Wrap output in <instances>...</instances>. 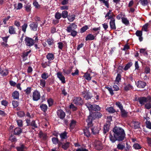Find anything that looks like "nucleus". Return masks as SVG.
Returning <instances> with one entry per match:
<instances>
[{
    "instance_id": "11",
    "label": "nucleus",
    "mask_w": 151,
    "mask_h": 151,
    "mask_svg": "<svg viewBox=\"0 0 151 151\" xmlns=\"http://www.w3.org/2000/svg\"><path fill=\"white\" fill-rule=\"evenodd\" d=\"M96 149L98 150H101L103 148L102 144L101 142L98 140H96L94 143Z\"/></svg>"
},
{
    "instance_id": "58",
    "label": "nucleus",
    "mask_w": 151,
    "mask_h": 151,
    "mask_svg": "<svg viewBox=\"0 0 151 151\" xmlns=\"http://www.w3.org/2000/svg\"><path fill=\"white\" fill-rule=\"evenodd\" d=\"M18 126L19 127L23 126V121L22 120L18 119L16 121Z\"/></svg>"
},
{
    "instance_id": "19",
    "label": "nucleus",
    "mask_w": 151,
    "mask_h": 151,
    "mask_svg": "<svg viewBox=\"0 0 151 151\" xmlns=\"http://www.w3.org/2000/svg\"><path fill=\"white\" fill-rule=\"evenodd\" d=\"M31 50H29L28 51H24L23 52L22 57L23 60H25L27 59V57L29 54L31 52Z\"/></svg>"
},
{
    "instance_id": "61",
    "label": "nucleus",
    "mask_w": 151,
    "mask_h": 151,
    "mask_svg": "<svg viewBox=\"0 0 151 151\" xmlns=\"http://www.w3.org/2000/svg\"><path fill=\"white\" fill-rule=\"evenodd\" d=\"M148 103H146L145 105V107L147 109H149L151 108V102L148 101Z\"/></svg>"
},
{
    "instance_id": "9",
    "label": "nucleus",
    "mask_w": 151,
    "mask_h": 151,
    "mask_svg": "<svg viewBox=\"0 0 151 151\" xmlns=\"http://www.w3.org/2000/svg\"><path fill=\"white\" fill-rule=\"evenodd\" d=\"M70 146V142L66 141L65 142H63V141L60 142L59 147H61L65 150H67Z\"/></svg>"
},
{
    "instance_id": "14",
    "label": "nucleus",
    "mask_w": 151,
    "mask_h": 151,
    "mask_svg": "<svg viewBox=\"0 0 151 151\" xmlns=\"http://www.w3.org/2000/svg\"><path fill=\"white\" fill-rule=\"evenodd\" d=\"M38 23L37 22H32L29 25L32 30L36 31L37 30Z\"/></svg>"
},
{
    "instance_id": "24",
    "label": "nucleus",
    "mask_w": 151,
    "mask_h": 151,
    "mask_svg": "<svg viewBox=\"0 0 151 151\" xmlns=\"http://www.w3.org/2000/svg\"><path fill=\"white\" fill-rule=\"evenodd\" d=\"M134 124V129H136L140 128V122L137 121H133V122Z\"/></svg>"
},
{
    "instance_id": "17",
    "label": "nucleus",
    "mask_w": 151,
    "mask_h": 151,
    "mask_svg": "<svg viewBox=\"0 0 151 151\" xmlns=\"http://www.w3.org/2000/svg\"><path fill=\"white\" fill-rule=\"evenodd\" d=\"M68 132L66 131H65L64 132L61 133L60 134L61 141H63L64 139H66L68 138Z\"/></svg>"
},
{
    "instance_id": "35",
    "label": "nucleus",
    "mask_w": 151,
    "mask_h": 151,
    "mask_svg": "<svg viewBox=\"0 0 151 151\" xmlns=\"http://www.w3.org/2000/svg\"><path fill=\"white\" fill-rule=\"evenodd\" d=\"M46 58L49 60H53L54 58V55L52 53H49L46 55Z\"/></svg>"
},
{
    "instance_id": "41",
    "label": "nucleus",
    "mask_w": 151,
    "mask_h": 151,
    "mask_svg": "<svg viewBox=\"0 0 151 151\" xmlns=\"http://www.w3.org/2000/svg\"><path fill=\"white\" fill-rule=\"evenodd\" d=\"M122 23L126 25H127L129 24V21L127 18L123 17L122 18Z\"/></svg>"
},
{
    "instance_id": "36",
    "label": "nucleus",
    "mask_w": 151,
    "mask_h": 151,
    "mask_svg": "<svg viewBox=\"0 0 151 151\" xmlns=\"http://www.w3.org/2000/svg\"><path fill=\"white\" fill-rule=\"evenodd\" d=\"M25 11L27 12H30L31 11V7L30 4H28L26 6H24Z\"/></svg>"
},
{
    "instance_id": "2",
    "label": "nucleus",
    "mask_w": 151,
    "mask_h": 151,
    "mask_svg": "<svg viewBox=\"0 0 151 151\" xmlns=\"http://www.w3.org/2000/svg\"><path fill=\"white\" fill-rule=\"evenodd\" d=\"M101 108L99 105L96 104H93L92 111L89 112V114L86 120L88 127L93 126V121L96 119H99L102 116V114L98 111H100Z\"/></svg>"
},
{
    "instance_id": "39",
    "label": "nucleus",
    "mask_w": 151,
    "mask_h": 151,
    "mask_svg": "<svg viewBox=\"0 0 151 151\" xmlns=\"http://www.w3.org/2000/svg\"><path fill=\"white\" fill-rule=\"evenodd\" d=\"M17 114L18 116L21 118L24 117L25 115V113L23 111H21L17 112Z\"/></svg>"
},
{
    "instance_id": "10",
    "label": "nucleus",
    "mask_w": 151,
    "mask_h": 151,
    "mask_svg": "<svg viewBox=\"0 0 151 151\" xmlns=\"http://www.w3.org/2000/svg\"><path fill=\"white\" fill-rule=\"evenodd\" d=\"M57 115L58 118L62 120H63L66 114L63 110L60 109L58 110L57 111Z\"/></svg>"
},
{
    "instance_id": "44",
    "label": "nucleus",
    "mask_w": 151,
    "mask_h": 151,
    "mask_svg": "<svg viewBox=\"0 0 151 151\" xmlns=\"http://www.w3.org/2000/svg\"><path fill=\"white\" fill-rule=\"evenodd\" d=\"M49 76L48 74L45 72L43 73L42 74L41 77L43 80H46L48 78Z\"/></svg>"
},
{
    "instance_id": "20",
    "label": "nucleus",
    "mask_w": 151,
    "mask_h": 151,
    "mask_svg": "<svg viewBox=\"0 0 151 151\" xmlns=\"http://www.w3.org/2000/svg\"><path fill=\"white\" fill-rule=\"evenodd\" d=\"M8 70L6 69H2L0 68V74H1L3 76H6L9 74Z\"/></svg>"
},
{
    "instance_id": "64",
    "label": "nucleus",
    "mask_w": 151,
    "mask_h": 151,
    "mask_svg": "<svg viewBox=\"0 0 151 151\" xmlns=\"http://www.w3.org/2000/svg\"><path fill=\"white\" fill-rule=\"evenodd\" d=\"M33 5L35 6V8L39 9L40 8V5L37 1H34L33 2Z\"/></svg>"
},
{
    "instance_id": "27",
    "label": "nucleus",
    "mask_w": 151,
    "mask_h": 151,
    "mask_svg": "<svg viewBox=\"0 0 151 151\" xmlns=\"http://www.w3.org/2000/svg\"><path fill=\"white\" fill-rule=\"evenodd\" d=\"M115 20H110L109 24L110 28L111 29H115L116 28L115 23Z\"/></svg>"
},
{
    "instance_id": "4",
    "label": "nucleus",
    "mask_w": 151,
    "mask_h": 151,
    "mask_svg": "<svg viewBox=\"0 0 151 151\" xmlns=\"http://www.w3.org/2000/svg\"><path fill=\"white\" fill-rule=\"evenodd\" d=\"M137 101H139V104L142 106L144 105L145 103L148 101L151 102V97L150 96H148L147 97L144 96L138 97Z\"/></svg>"
},
{
    "instance_id": "43",
    "label": "nucleus",
    "mask_w": 151,
    "mask_h": 151,
    "mask_svg": "<svg viewBox=\"0 0 151 151\" xmlns=\"http://www.w3.org/2000/svg\"><path fill=\"white\" fill-rule=\"evenodd\" d=\"M140 4L143 6H147L148 4V2L147 0H139Z\"/></svg>"
},
{
    "instance_id": "51",
    "label": "nucleus",
    "mask_w": 151,
    "mask_h": 151,
    "mask_svg": "<svg viewBox=\"0 0 151 151\" xmlns=\"http://www.w3.org/2000/svg\"><path fill=\"white\" fill-rule=\"evenodd\" d=\"M145 124L147 128L151 129V122L150 121L146 120Z\"/></svg>"
},
{
    "instance_id": "18",
    "label": "nucleus",
    "mask_w": 151,
    "mask_h": 151,
    "mask_svg": "<svg viewBox=\"0 0 151 151\" xmlns=\"http://www.w3.org/2000/svg\"><path fill=\"white\" fill-rule=\"evenodd\" d=\"M9 32L11 35L16 34V29L13 26H9Z\"/></svg>"
},
{
    "instance_id": "38",
    "label": "nucleus",
    "mask_w": 151,
    "mask_h": 151,
    "mask_svg": "<svg viewBox=\"0 0 151 151\" xmlns=\"http://www.w3.org/2000/svg\"><path fill=\"white\" fill-rule=\"evenodd\" d=\"M84 77L86 80L88 81L91 80V78L90 74L88 73H86L84 74Z\"/></svg>"
},
{
    "instance_id": "53",
    "label": "nucleus",
    "mask_w": 151,
    "mask_h": 151,
    "mask_svg": "<svg viewBox=\"0 0 151 151\" xmlns=\"http://www.w3.org/2000/svg\"><path fill=\"white\" fill-rule=\"evenodd\" d=\"M40 137H42L44 139H45L47 138V135L44 134L42 131H40L39 133Z\"/></svg>"
},
{
    "instance_id": "46",
    "label": "nucleus",
    "mask_w": 151,
    "mask_h": 151,
    "mask_svg": "<svg viewBox=\"0 0 151 151\" xmlns=\"http://www.w3.org/2000/svg\"><path fill=\"white\" fill-rule=\"evenodd\" d=\"M75 15H72L70 16H68V20L70 22L73 21L75 19Z\"/></svg>"
},
{
    "instance_id": "40",
    "label": "nucleus",
    "mask_w": 151,
    "mask_h": 151,
    "mask_svg": "<svg viewBox=\"0 0 151 151\" xmlns=\"http://www.w3.org/2000/svg\"><path fill=\"white\" fill-rule=\"evenodd\" d=\"M87 108H88L89 111H92V110L93 107V104H91V103H87L85 104Z\"/></svg>"
},
{
    "instance_id": "15",
    "label": "nucleus",
    "mask_w": 151,
    "mask_h": 151,
    "mask_svg": "<svg viewBox=\"0 0 151 151\" xmlns=\"http://www.w3.org/2000/svg\"><path fill=\"white\" fill-rule=\"evenodd\" d=\"M99 33V31L96 34L95 36H94L91 34H88L86 37L85 40L86 41L93 40L95 39V37L96 35Z\"/></svg>"
},
{
    "instance_id": "49",
    "label": "nucleus",
    "mask_w": 151,
    "mask_h": 151,
    "mask_svg": "<svg viewBox=\"0 0 151 151\" xmlns=\"http://www.w3.org/2000/svg\"><path fill=\"white\" fill-rule=\"evenodd\" d=\"M55 17L56 19L59 20L62 17L61 14L58 12H57L55 14Z\"/></svg>"
},
{
    "instance_id": "63",
    "label": "nucleus",
    "mask_w": 151,
    "mask_h": 151,
    "mask_svg": "<svg viewBox=\"0 0 151 151\" xmlns=\"http://www.w3.org/2000/svg\"><path fill=\"white\" fill-rule=\"evenodd\" d=\"M53 102H54L53 100L52 99H51V98L47 100V102L49 104V107L51 106L53 104Z\"/></svg>"
},
{
    "instance_id": "56",
    "label": "nucleus",
    "mask_w": 151,
    "mask_h": 151,
    "mask_svg": "<svg viewBox=\"0 0 151 151\" xmlns=\"http://www.w3.org/2000/svg\"><path fill=\"white\" fill-rule=\"evenodd\" d=\"M72 68H70L67 70H63V71L64 73L67 75L70 74L72 71Z\"/></svg>"
},
{
    "instance_id": "29",
    "label": "nucleus",
    "mask_w": 151,
    "mask_h": 151,
    "mask_svg": "<svg viewBox=\"0 0 151 151\" xmlns=\"http://www.w3.org/2000/svg\"><path fill=\"white\" fill-rule=\"evenodd\" d=\"M19 94L18 91H14L12 94V97L14 99H19Z\"/></svg>"
},
{
    "instance_id": "62",
    "label": "nucleus",
    "mask_w": 151,
    "mask_h": 151,
    "mask_svg": "<svg viewBox=\"0 0 151 151\" xmlns=\"http://www.w3.org/2000/svg\"><path fill=\"white\" fill-rule=\"evenodd\" d=\"M40 84L43 87H44L45 86L46 82L45 80L43 79L40 80Z\"/></svg>"
},
{
    "instance_id": "12",
    "label": "nucleus",
    "mask_w": 151,
    "mask_h": 151,
    "mask_svg": "<svg viewBox=\"0 0 151 151\" xmlns=\"http://www.w3.org/2000/svg\"><path fill=\"white\" fill-rule=\"evenodd\" d=\"M136 84V85L137 87L139 88H144L146 85V82L144 81H139L137 82L135 81Z\"/></svg>"
},
{
    "instance_id": "3",
    "label": "nucleus",
    "mask_w": 151,
    "mask_h": 151,
    "mask_svg": "<svg viewBox=\"0 0 151 151\" xmlns=\"http://www.w3.org/2000/svg\"><path fill=\"white\" fill-rule=\"evenodd\" d=\"M77 26L75 23L70 24L67 27L66 30L68 33L70 34L69 35L74 37H76L78 33L75 29L77 28Z\"/></svg>"
},
{
    "instance_id": "5",
    "label": "nucleus",
    "mask_w": 151,
    "mask_h": 151,
    "mask_svg": "<svg viewBox=\"0 0 151 151\" xmlns=\"http://www.w3.org/2000/svg\"><path fill=\"white\" fill-rule=\"evenodd\" d=\"M25 42L27 46L31 47L34 44V40L27 37H26L25 39Z\"/></svg>"
},
{
    "instance_id": "42",
    "label": "nucleus",
    "mask_w": 151,
    "mask_h": 151,
    "mask_svg": "<svg viewBox=\"0 0 151 151\" xmlns=\"http://www.w3.org/2000/svg\"><path fill=\"white\" fill-rule=\"evenodd\" d=\"M62 17L64 19L66 18L68 16V12L67 11H63L61 14Z\"/></svg>"
},
{
    "instance_id": "30",
    "label": "nucleus",
    "mask_w": 151,
    "mask_h": 151,
    "mask_svg": "<svg viewBox=\"0 0 151 151\" xmlns=\"http://www.w3.org/2000/svg\"><path fill=\"white\" fill-rule=\"evenodd\" d=\"M52 141L53 143L55 145L58 144V147H59V144L60 142H61V140L59 141L58 138L57 137H52Z\"/></svg>"
},
{
    "instance_id": "25",
    "label": "nucleus",
    "mask_w": 151,
    "mask_h": 151,
    "mask_svg": "<svg viewBox=\"0 0 151 151\" xmlns=\"http://www.w3.org/2000/svg\"><path fill=\"white\" fill-rule=\"evenodd\" d=\"M133 89V86L130 84H128L127 85L125 84V86L124 88V90L126 91H127Z\"/></svg>"
},
{
    "instance_id": "13",
    "label": "nucleus",
    "mask_w": 151,
    "mask_h": 151,
    "mask_svg": "<svg viewBox=\"0 0 151 151\" xmlns=\"http://www.w3.org/2000/svg\"><path fill=\"white\" fill-rule=\"evenodd\" d=\"M57 77L63 83H65V77L62 74L61 72H58L57 73Z\"/></svg>"
},
{
    "instance_id": "1",
    "label": "nucleus",
    "mask_w": 151,
    "mask_h": 151,
    "mask_svg": "<svg viewBox=\"0 0 151 151\" xmlns=\"http://www.w3.org/2000/svg\"><path fill=\"white\" fill-rule=\"evenodd\" d=\"M112 133L110 132L109 138L110 141L114 143L116 141L121 142L123 141L125 137L124 130L121 127L115 126L112 130Z\"/></svg>"
},
{
    "instance_id": "21",
    "label": "nucleus",
    "mask_w": 151,
    "mask_h": 151,
    "mask_svg": "<svg viewBox=\"0 0 151 151\" xmlns=\"http://www.w3.org/2000/svg\"><path fill=\"white\" fill-rule=\"evenodd\" d=\"M14 134L16 135H18L22 132V129L19 127H17L14 130Z\"/></svg>"
},
{
    "instance_id": "52",
    "label": "nucleus",
    "mask_w": 151,
    "mask_h": 151,
    "mask_svg": "<svg viewBox=\"0 0 151 151\" xmlns=\"http://www.w3.org/2000/svg\"><path fill=\"white\" fill-rule=\"evenodd\" d=\"M115 105L120 109V110L123 108V106L121 102L117 101L115 103Z\"/></svg>"
},
{
    "instance_id": "57",
    "label": "nucleus",
    "mask_w": 151,
    "mask_h": 151,
    "mask_svg": "<svg viewBox=\"0 0 151 151\" xmlns=\"http://www.w3.org/2000/svg\"><path fill=\"white\" fill-rule=\"evenodd\" d=\"M105 88L108 90L111 96H113L114 95V93L113 92V90L111 87L106 86Z\"/></svg>"
},
{
    "instance_id": "6",
    "label": "nucleus",
    "mask_w": 151,
    "mask_h": 151,
    "mask_svg": "<svg viewBox=\"0 0 151 151\" xmlns=\"http://www.w3.org/2000/svg\"><path fill=\"white\" fill-rule=\"evenodd\" d=\"M73 102L76 105L79 106H82L84 103L83 100L80 97L75 98L73 100Z\"/></svg>"
},
{
    "instance_id": "16",
    "label": "nucleus",
    "mask_w": 151,
    "mask_h": 151,
    "mask_svg": "<svg viewBox=\"0 0 151 151\" xmlns=\"http://www.w3.org/2000/svg\"><path fill=\"white\" fill-rule=\"evenodd\" d=\"M92 131V133L93 134L96 135L99 133V131L100 130V128L98 127H94L91 128Z\"/></svg>"
},
{
    "instance_id": "26",
    "label": "nucleus",
    "mask_w": 151,
    "mask_h": 151,
    "mask_svg": "<svg viewBox=\"0 0 151 151\" xmlns=\"http://www.w3.org/2000/svg\"><path fill=\"white\" fill-rule=\"evenodd\" d=\"M121 75L119 73H118L116 77V80L115 81L114 84L119 85L120 81H121Z\"/></svg>"
},
{
    "instance_id": "28",
    "label": "nucleus",
    "mask_w": 151,
    "mask_h": 151,
    "mask_svg": "<svg viewBox=\"0 0 151 151\" xmlns=\"http://www.w3.org/2000/svg\"><path fill=\"white\" fill-rule=\"evenodd\" d=\"M76 123V121L72 119L70 121V122L69 124V128L70 129H73L75 126Z\"/></svg>"
},
{
    "instance_id": "45",
    "label": "nucleus",
    "mask_w": 151,
    "mask_h": 151,
    "mask_svg": "<svg viewBox=\"0 0 151 151\" xmlns=\"http://www.w3.org/2000/svg\"><path fill=\"white\" fill-rule=\"evenodd\" d=\"M100 2H102L101 3L104 4L105 6H106L107 8L109 7V1H106L105 0H99Z\"/></svg>"
},
{
    "instance_id": "55",
    "label": "nucleus",
    "mask_w": 151,
    "mask_h": 151,
    "mask_svg": "<svg viewBox=\"0 0 151 151\" xmlns=\"http://www.w3.org/2000/svg\"><path fill=\"white\" fill-rule=\"evenodd\" d=\"M88 29V26L86 25L84 26L83 27L80 29V32L81 33H83L85 32Z\"/></svg>"
},
{
    "instance_id": "54",
    "label": "nucleus",
    "mask_w": 151,
    "mask_h": 151,
    "mask_svg": "<svg viewBox=\"0 0 151 151\" xmlns=\"http://www.w3.org/2000/svg\"><path fill=\"white\" fill-rule=\"evenodd\" d=\"M148 25L149 24L148 23H147L145 24L143 26L142 30H143L145 32H147L148 31L147 30V28Z\"/></svg>"
},
{
    "instance_id": "60",
    "label": "nucleus",
    "mask_w": 151,
    "mask_h": 151,
    "mask_svg": "<svg viewBox=\"0 0 151 151\" xmlns=\"http://www.w3.org/2000/svg\"><path fill=\"white\" fill-rule=\"evenodd\" d=\"M11 18L10 16H8L6 17L3 19V22L4 24H7L6 22L7 21Z\"/></svg>"
},
{
    "instance_id": "23",
    "label": "nucleus",
    "mask_w": 151,
    "mask_h": 151,
    "mask_svg": "<svg viewBox=\"0 0 151 151\" xmlns=\"http://www.w3.org/2000/svg\"><path fill=\"white\" fill-rule=\"evenodd\" d=\"M83 131L85 135L87 137H88L91 136V133L89 130V127L85 128L83 129Z\"/></svg>"
},
{
    "instance_id": "33",
    "label": "nucleus",
    "mask_w": 151,
    "mask_h": 151,
    "mask_svg": "<svg viewBox=\"0 0 151 151\" xmlns=\"http://www.w3.org/2000/svg\"><path fill=\"white\" fill-rule=\"evenodd\" d=\"M109 125L108 124H106L104 125L103 133L104 134L108 132L109 130Z\"/></svg>"
},
{
    "instance_id": "22",
    "label": "nucleus",
    "mask_w": 151,
    "mask_h": 151,
    "mask_svg": "<svg viewBox=\"0 0 151 151\" xmlns=\"http://www.w3.org/2000/svg\"><path fill=\"white\" fill-rule=\"evenodd\" d=\"M121 116L122 118H126L127 116L128 112L123 108L120 110Z\"/></svg>"
},
{
    "instance_id": "31",
    "label": "nucleus",
    "mask_w": 151,
    "mask_h": 151,
    "mask_svg": "<svg viewBox=\"0 0 151 151\" xmlns=\"http://www.w3.org/2000/svg\"><path fill=\"white\" fill-rule=\"evenodd\" d=\"M29 126L32 127V129H34L35 128L38 127V125L35 122V121L34 120H32Z\"/></svg>"
},
{
    "instance_id": "59",
    "label": "nucleus",
    "mask_w": 151,
    "mask_h": 151,
    "mask_svg": "<svg viewBox=\"0 0 151 151\" xmlns=\"http://www.w3.org/2000/svg\"><path fill=\"white\" fill-rule=\"evenodd\" d=\"M27 24L26 23H24L22 26V30L25 33L26 31V29L27 27Z\"/></svg>"
},
{
    "instance_id": "48",
    "label": "nucleus",
    "mask_w": 151,
    "mask_h": 151,
    "mask_svg": "<svg viewBox=\"0 0 151 151\" xmlns=\"http://www.w3.org/2000/svg\"><path fill=\"white\" fill-rule=\"evenodd\" d=\"M117 148L119 150H122L125 148L124 144H121L120 143L118 144L117 145Z\"/></svg>"
},
{
    "instance_id": "47",
    "label": "nucleus",
    "mask_w": 151,
    "mask_h": 151,
    "mask_svg": "<svg viewBox=\"0 0 151 151\" xmlns=\"http://www.w3.org/2000/svg\"><path fill=\"white\" fill-rule=\"evenodd\" d=\"M133 147L136 150L141 149L142 147L140 145L136 143L134 144Z\"/></svg>"
},
{
    "instance_id": "8",
    "label": "nucleus",
    "mask_w": 151,
    "mask_h": 151,
    "mask_svg": "<svg viewBox=\"0 0 151 151\" xmlns=\"http://www.w3.org/2000/svg\"><path fill=\"white\" fill-rule=\"evenodd\" d=\"M40 98V93L37 90L35 91L33 93L32 99L33 101H37Z\"/></svg>"
},
{
    "instance_id": "7",
    "label": "nucleus",
    "mask_w": 151,
    "mask_h": 151,
    "mask_svg": "<svg viewBox=\"0 0 151 151\" xmlns=\"http://www.w3.org/2000/svg\"><path fill=\"white\" fill-rule=\"evenodd\" d=\"M82 93V96L86 100L91 99L92 97L91 93L87 91H84Z\"/></svg>"
},
{
    "instance_id": "34",
    "label": "nucleus",
    "mask_w": 151,
    "mask_h": 151,
    "mask_svg": "<svg viewBox=\"0 0 151 151\" xmlns=\"http://www.w3.org/2000/svg\"><path fill=\"white\" fill-rule=\"evenodd\" d=\"M40 107L41 110L44 112L47 111V106L46 104H42L40 105Z\"/></svg>"
},
{
    "instance_id": "32",
    "label": "nucleus",
    "mask_w": 151,
    "mask_h": 151,
    "mask_svg": "<svg viewBox=\"0 0 151 151\" xmlns=\"http://www.w3.org/2000/svg\"><path fill=\"white\" fill-rule=\"evenodd\" d=\"M106 110L109 113L111 114L114 113L116 111L113 107H108Z\"/></svg>"
},
{
    "instance_id": "37",
    "label": "nucleus",
    "mask_w": 151,
    "mask_h": 151,
    "mask_svg": "<svg viewBox=\"0 0 151 151\" xmlns=\"http://www.w3.org/2000/svg\"><path fill=\"white\" fill-rule=\"evenodd\" d=\"M46 42H47L49 46L53 45L54 43V40L52 38H48L47 39Z\"/></svg>"
},
{
    "instance_id": "50",
    "label": "nucleus",
    "mask_w": 151,
    "mask_h": 151,
    "mask_svg": "<svg viewBox=\"0 0 151 151\" xmlns=\"http://www.w3.org/2000/svg\"><path fill=\"white\" fill-rule=\"evenodd\" d=\"M132 65L131 62L128 63L124 67V69L125 70H128Z\"/></svg>"
}]
</instances>
